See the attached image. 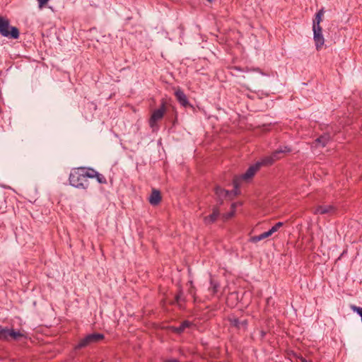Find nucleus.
Instances as JSON below:
<instances>
[{
	"label": "nucleus",
	"instance_id": "nucleus-24",
	"mask_svg": "<svg viewBox=\"0 0 362 362\" xmlns=\"http://www.w3.org/2000/svg\"><path fill=\"white\" fill-rule=\"evenodd\" d=\"M95 177L100 184H107V179L105 178V177L103 175L99 173L98 172L97 173Z\"/></svg>",
	"mask_w": 362,
	"mask_h": 362
},
{
	"label": "nucleus",
	"instance_id": "nucleus-33",
	"mask_svg": "<svg viewBox=\"0 0 362 362\" xmlns=\"http://www.w3.org/2000/svg\"><path fill=\"white\" fill-rule=\"evenodd\" d=\"M209 2L211 3L214 0H207Z\"/></svg>",
	"mask_w": 362,
	"mask_h": 362
},
{
	"label": "nucleus",
	"instance_id": "nucleus-34",
	"mask_svg": "<svg viewBox=\"0 0 362 362\" xmlns=\"http://www.w3.org/2000/svg\"><path fill=\"white\" fill-rule=\"evenodd\" d=\"M309 362H312V361H309Z\"/></svg>",
	"mask_w": 362,
	"mask_h": 362
},
{
	"label": "nucleus",
	"instance_id": "nucleus-2",
	"mask_svg": "<svg viewBox=\"0 0 362 362\" xmlns=\"http://www.w3.org/2000/svg\"><path fill=\"white\" fill-rule=\"evenodd\" d=\"M259 163H255L250 165L246 172L240 176L234 177L233 180V185L235 188V194H238L239 190L238 188L241 184L242 181H249L256 174V173L259 170Z\"/></svg>",
	"mask_w": 362,
	"mask_h": 362
},
{
	"label": "nucleus",
	"instance_id": "nucleus-28",
	"mask_svg": "<svg viewBox=\"0 0 362 362\" xmlns=\"http://www.w3.org/2000/svg\"><path fill=\"white\" fill-rule=\"evenodd\" d=\"M216 202L218 203L216 206H219L223 204L224 199L223 198H222L221 199H216Z\"/></svg>",
	"mask_w": 362,
	"mask_h": 362
},
{
	"label": "nucleus",
	"instance_id": "nucleus-8",
	"mask_svg": "<svg viewBox=\"0 0 362 362\" xmlns=\"http://www.w3.org/2000/svg\"><path fill=\"white\" fill-rule=\"evenodd\" d=\"M337 211V207L332 204L327 205H318L317 206L314 211V214H320V215H329L332 216Z\"/></svg>",
	"mask_w": 362,
	"mask_h": 362
},
{
	"label": "nucleus",
	"instance_id": "nucleus-4",
	"mask_svg": "<svg viewBox=\"0 0 362 362\" xmlns=\"http://www.w3.org/2000/svg\"><path fill=\"white\" fill-rule=\"evenodd\" d=\"M105 339V335L102 333L94 332L86 335L81 339L75 346V349H81L93 344H97Z\"/></svg>",
	"mask_w": 362,
	"mask_h": 362
},
{
	"label": "nucleus",
	"instance_id": "nucleus-5",
	"mask_svg": "<svg viewBox=\"0 0 362 362\" xmlns=\"http://www.w3.org/2000/svg\"><path fill=\"white\" fill-rule=\"evenodd\" d=\"M21 338L27 339V336L25 332L16 331L13 329L4 327L0 325V340L9 341L10 339H12L15 341H18Z\"/></svg>",
	"mask_w": 362,
	"mask_h": 362
},
{
	"label": "nucleus",
	"instance_id": "nucleus-31",
	"mask_svg": "<svg viewBox=\"0 0 362 362\" xmlns=\"http://www.w3.org/2000/svg\"><path fill=\"white\" fill-rule=\"evenodd\" d=\"M233 216V212H231L228 214V216L230 217V216Z\"/></svg>",
	"mask_w": 362,
	"mask_h": 362
},
{
	"label": "nucleus",
	"instance_id": "nucleus-23",
	"mask_svg": "<svg viewBox=\"0 0 362 362\" xmlns=\"http://www.w3.org/2000/svg\"><path fill=\"white\" fill-rule=\"evenodd\" d=\"M84 173L88 179V178H94L98 172L91 168H84Z\"/></svg>",
	"mask_w": 362,
	"mask_h": 362
},
{
	"label": "nucleus",
	"instance_id": "nucleus-16",
	"mask_svg": "<svg viewBox=\"0 0 362 362\" xmlns=\"http://www.w3.org/2000/svg\"><path fill=\"white\" fill-rule=\"evenodd\" d=\"M331 140V136L328 133H324L315 139V143L321 147H325Z\"/></svg>",
	"mask_w": 362,
	"mask_h": 362
},
{
	"label": "nucleus",
	"instance_id": "nucleus-9",
	"mask_svg": "<svg viewBox=\"0 0 362 362\" xmlns=\"http://www.w3.org/2000/svg\"><path fill=\"white\" fill-rule=\"evenodd\" d=\"M175 95L179 103L184 107L194 109V106L189 102L186 94L180 88H177L175 92Z\"/></svg>",
	"mask_w": 362,
	"mask_h": 362
},
{
	"label": "nucleus",
	"instance_id": "nucleus-3",
	"mask_svg": "<svg viewBox=\"0 0 362 362\" xmlns=\"http://www.w3.org/2000/svg\"><path fill=\"white\" fill-rule=\"evenodd\" d=\"M0 34L3 37L16 40L19 37L20 32L18 28L10 25L8 19L0 16Z\"/></svg>",
	"mask_w": 362,
	"mask_h": 362
},
{
	"label": "nucleus",
	"instance_id": "nucleus-6",
	"mask_svg": "<svg viewBox=\"0 0 362 362\" xmlns=\"http://www.w3.org/2000/svg\"><path fill=\"white\" fill-rule=\"evenodd\" d=\"M229 69L230 70V74L233 76L240 77L241 76L242 73L249 74L251 71L257 72L261 75H266L259 68H249L247 66L240 67L238 66H230Z\"/></svg>",
	"mask_w": 362,
	"mask_h": 362
},
{
	"label": "nucleus",
	"instance_id": "nucleus-30",
	"mask_svg": "<svg viewBox=\"0 0 362 362\" xmlns=\"http://www.w3.org/2000/svg\"><path fill=\"white\" fill-rule=\"evenodd\" d=\"M301 361H302V362H309V361H307L306 359H305V358H302V359H301Z\"/></svg>",
	"mask_w": 362,
	"mask_h": 362
},
{
	"label": "nucleus",
	"instance_id": "nucleus-12",
	"mask_svg": "<svg viewBox=\"0 0 362 362\" xmlns=\"http://www.w3.org/2000/svg\"><path fill=\"white\" fill-rule=\"evenodd\" d=\"M292 151V148L288 146H281L271 154L275 161L280 160L284 157V154L289 153Z\"/></svg>",
	"mask_w": 362,
	"mask_h": 362
},
{
	"label": "nucleus",
	"instance_id": "nucleus-17",
	"mask_svg": "<svg viewBox=\"0 0 362 362\" xmlns=\"http://www.w3.org/2000/svg\"><path fill=\"white\" fill-rule=\"evenodd\" d=\"M324 13H325L324 8H321L316 13L315 18L313 22V28L321 27L320 22L322 20V16L324 15Z\"/></svg>",
	"mask_w": 362,
	"mask_h": 362
},
{
	"label": "nucleus",
	"instance_id": "nucleus-27",
	"mask_svg": "<svg viewBox=\"0 0 362 362\" xmlns=\"http://www.w3.org/2000/svg\"><path fill=\"white\" fill-rule=\"evenodd\" d=\"M38 2V6L40 8H43L49 0H37Z\"/></svg>",
	"mask_w": 362,
	"mask_h": 362
},
{
	"label": "nucleus",
	"instance_id": "nucleus-11",
	"mask_svg": "<svg viewBox=\"0 0 362 362\" xmlns=\"http://www.w3.org/2000/svg\"><path fill=\"white\" fill-rule=\"evenodd\" d=\"M219 216H220V211L218 209V206H213L212 213L210 215L204 217L203 221H204V224L206 226H209V225H211V224L215 223L217 221Z\"/></svg>",
	"mask_w": 362,
	"mask_h": 362
},
{
	"label": "nucleus",
	"instance_id": "nucleus-1",
	"mask_svg": "<svg viewBox=\"0 0 362 362\" xmlns=\"http://www.w3.org/2000/svg\"><path fill=\"white\" fill-rule=\"evenodd\" d=\"M69 180L71 186L78 189H86L89 185L84 173V167L73 169L69 175Z\"/></svg>",
	"mask_w": 362,
	"mask_h": 362
},
{
	"label": "nucleus",
	"instance_id": "nucleus-22",
	"mask_svg": "<svg viewBox=\"0 0 362 362\" xmlns=\"http://www.w3.org/2000/svg\"><path fill=\"white\" fill-rule=\"evenodd\" d=\"M190 326V322L187 320L183 321L180 326L177 327H174L173 330L177 334H180L184 332V330Z\"/></svg>",
	"mask_w": 362,
	"mask_h": 362
},
{
	"label": "nucleus",
	"instance_id": "nucleus-19",
	"mask_svg": "<svg viewBox=\"0 0 362 362\" xmlns=\"http://www.w3.org/2000/svg\"><path fill=\"white\" fill-rule=\"evenodd\" d=\"M180 301H183L185 302V298H183V291H182V289L181 287L179 288V290H178V292L175 295V299L174 300H173L170 304L171 305H175V304H177V305L181 308L182 305L180 303Z\"/></svg>",
	"mask_w": 362,
	"mask_h": 362
},
{
	"label": "nucleus",
	"instance_id": "nucleus-25",
	"mask_svg": "<svg viewBox=\"0 0 362 362\" xmlns=\"http://www.w3.org/2000/svg\"><path fill=\"white\" fill-rule=\"evenodd\" d=\"M284 225V223L282 222H278L276 223L274 226H272L269 230L271 232L272 234L274 233L275 232H276L282 226Z\"/></svg>",
	"mask_w": 362,
	"mask_h": 362
},
{
	"label": "nucleus",
	"instance_id": "nucleus-13",
	"mask_svg": "<svg viewBox=\"0 0 362 362\" xmlns=\"http://www.w3.org/2000/svg\"><path fill=\"white\" fill-rule=\"evenodd\" d=\"M214 192L216 195V199H226L227 197H230V196L234 194L233 195H236L235 194V190L229 191L227 189H222L219 186H216L214 189Z\"/></svg>",
	"mask_w": 362,
	"mask_h": 362
},
{
	"label": "nucleus",
	"instance_id": "nucleus-29",
	"mask_svg": "<svg viewBox=\"0 0 362 362\" xmlns=\"http://www.w3.org/2000/svg\"><path fill=\"white\" fill-rule=\"evenodd\" d=\"M165 362H180V361L175 358H170V359L165 360Z\"/></svg>",
	"mask_w": 362,
	"mask_h": 362
},
{
	"label": "nucleus",
	"instance_id": "nucleus-10",
	"mask_svg": "<svg viewBox=\"0 0 362 362\" xmlns=\"http://www.w3.org/2000/svg\"><path fill=\"white\" fill-rule=\"evenodd\" d=\"M313 39L315 43L316 49L319 50L324 45L325 40L322 35V27L313 28Z\"/></svg>",
	"mask_w": 362,
	"mask_h": 362
},
{
	"label": "nucleus",
	"instance_id": "nucleus-20",
	"mask_svg": "<svg viewBox=\"0 0 362 362\" xmlns=\"http://www.w3.org/2000/svg\"><path fill=\"white\" fill-rule=\"evenodd\" d=\"M275 162L274 159L272 158V155L266 156L261 159L260 161L257 162V163H259V168L261 166H269L272 165Z\"/></svg>",
	"mask_w": 362,
	"mask_h": 362
},
{
	"label": "nucleus",
	"instance_id": "nucleus-26",
	"mask_svg": "<svg viewBox=\"0 0 362 362\" xmlns=\"http://www.w3.org/2000/svg\"><path fill=\"white\" fill-rule=\"evenodd\" d=\"M189 284L190 285V287L188 290V292L190 295H192L194 298V296H195V288L194 286H193V282L192 281H189Z\"/></svg>",
	"mask_w": 362,
	"mask_h": 362
},
{
	"label": "nucleus",
	"instance_id": "nucleus-15",
	"mask_svg": "<svg viewBox=\"0 0 362 362\" xmlns=\"http://www.w3.org/2000/svg\"><path fill=\"white\" fill-rule=\"evenodd\" d=\"M161 201L160 192L158 189H153L148 198V202L152 206H157Z\"/></svg>",
	"mask_w": 362,
	"mask_h": 362
},
{
	"label": "nucleus",
	"instance_id": "nucleus-18",
	"mask_svg": "<svg viewBox=\"0 0 362 362\" xmlns=\"http://www.w3.org/2000/svg\"><path fill=\"white\" fill-rule=\"evenodd\" d=\"M272 235V234L271 233L270 230H269L268 231L264 232L259 235H255V236L251 237L250 239V241L253 243H256L262 240H264V239L271 236Z\"/></svg>",
	"mask_w": 362,
	"mask_h": 362
},
{
	"label": "nucleus",
	"instance_id": "nucleus-14",
	"mask_svg": "<svg viewBox=\"0 0 362 362\" xmlns=\"http://www.w3.org/2000/svg\"><path fill=\"white\" fill-rule=\"evenodd\" d=\"M228 321L232 327H234L238 329H243V330H245L248 324L247 320L240 321L237 317H229Z\"/></svg>",
	"mask_w": 362,
	"mask_h": 362
},
{
	"label": "nucleus",
	"instance_id": "nucleus-21",
	"mask_svg": "<svg viewBox=\"0 0 362 362\" xmlns=\"http://www.w3.org/2000/svg\"><path fill=\"white\" fill-rule=\"evenodd\" d=\"M210 284L211 286L209 287V290L211 292V294L214 296L216 293H217L220 287V284L212 278L210 279Z\"/></svg>",
	"mask_w": 362,
	"mask_h": 362
},
{
	"label": "nucleus",
	"instance_id": "nucleus-7",
	"mask_svg": "<svg viewBox=\"0 0 362 362\" xmlns=\"http://www.w3.org/2000/svg\"><path fill=\"white\" fill-rule=\"evenodd\" d=\"M165 112V103L164 101L162 102L160 107L157 110H155L150 119H149V125L151 127H153L156 122L161 119L163 117V115Z\"/></svg>",
	"mask_w": 362,
	"mask_h": 362
},
{
	"label": "nucleus",
	"instance_id": "nucleus-32",
	"mask_svg": "<svg viewBox=\"0 0 362 362\" xmlns=\"http://www.w3.org/2000/svg\"><path fill=\"white\" fill-rule=\"evenodd\" d=\"M265 335V332H262V337H264Z\"/></svg>",
	"mask_w": 362,
	"mask_h": 362
}]
</instances>
